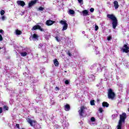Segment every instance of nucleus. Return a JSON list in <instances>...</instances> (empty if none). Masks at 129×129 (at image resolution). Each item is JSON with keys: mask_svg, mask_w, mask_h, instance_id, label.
Masks as SVG:
<instances>
[{"mask_svg": "<svg viewBox=\"0 0 129 129\" xmlns=\"http://www.w3.org/2000/svg\"><path fill=\"white\" fill-rule=\"evenodd\" d=\"M91 71L89 73L88 78L90 81H94L95 79V77L94 76L96 72H102V71H104V76L106 77L108 76V73H107V69L105 66L102 67L100 64H94L91 67Z\"/></svg>", "mask_w": 129, "mask_h": 129, "instance_id": "1", "label": "nucleus"}, {"mask_svg": "<svg viewBox=\"0 0 129 129\" xmlns=\"http://www.w3.org/2000/svg\"><path fill=\"white\" fill-rule=\"evenodd\" d=\"M107 17L110 20H111V21H112V28L113 29H115L116 28V27H117L118 24L117 19H116V17H115V16L113 14H108L107 15Z\"/></svg>", "mask_w": 129, "mask_h": 129, "instance_id": "2", "label": "nucleus"}, {"mask_svg": "<svg viewBox=\"0 0 129 129\" xmlns=\"http://www.w3.org/2000/svg\"><path fill=\"white\" fill-rule=\"evenodd\" d=\"M125 119H126V113H122V114L120 115V119L119 120L118 124L117 126V129H121V126L122 125V123H124Z\"/></svg>", "mask_w": 129, "mask_h": 129, "instance_id": "3", "label": "nucleus"}, {"mask_svg": "<svg viewBox=\"0 0 129 129\" xmlns=\"http://www.w3.org/2000/svg\"><path fill=\"white\" fill-rule=\"evenodd\" d=\"M114 97H115V94L114 92L112 91V89H109L108 90V98L109 99H114Z\"/></svg>", "mask_w": 129, "mask_h": 129, "instance_id": "4", "label": "nucleus"}, {"mask_svg": "<svg viewBox=\"0 0 129 129\" xmlns=\"http://www.w3.org/2000/svg\"><path fill=\"white\" fill-rule=\"evenodd\" d=\"M27 122L28 123H30L31 126H33V127H35V126L37 125L36 128H38V124H37V121L28 118L27 119Z\"/></svg>", "mask_w": 129, "mask_h": 129, "instance_id": "5", "label": "nucleus"}, {"mask_svg": "<svg viewBox=\"0 0 129 129\" xmlns=\"http://www.w3.org/2000/svg\"><path fill=\"white\" fill-rule=\"evenodd\" d=\"M60 23L61 25H63L62 28V31H66V30H67V29L68 28V24H67V22L66 21L61 20L60 22Z\"/></svg>", "mask_w": 129, "mask_h": 129, "instance_id": "6", "label": "nucleus"}, {"mask_svg": "<svg viewBox=\"0 0 129 129\" xmlns=\"http://www.w3.org/2000/svg\"><path fill=\"white\" fill-rule=\"evenodd\" d=\"M36 30H39L41 32H44V31H45V30L43 29V28L41 27L40 25H35L32 27V31H36Z\"/></svg>", "mask_w": 129, "mask_h": 129, "instance_id": "7", "label": "nucleus"}, {"mask_svg": "<svg viewBox=\"0 0 129 129\" xmlns=\"http://www.w3.org/2000/svg\"><path fill=\"white\" fill-rule=\"evenodd\" d=\"M85 109H87L86 107H85L84 106H82L81 107L80 110H79V113L80 116H81V117H82V116H83V113H84V112H85Z\"/></svg>", "mask_w": 129, "mask_h": 129, "instance_id": "8", "label": "nucleus"}, {"mask_svg": "<svg viewBox=\"0 0 129 129\" xmlns=\"http://www.w3.org/2000/svg\"><path fill=\"white\" fill-rule=\"evenodd\" d=\"M123 53H129V47L126 44H124L121 49Z\"/></svg>", "mask_w": 129, "mask_h": 129, "instance_id": "9", "label": "nucleus"}, {"mask_svg": "<svg viewBox=\"0 0 129 129\" xmlns=\"http://www.w3.org/2000/svg\"><path fill=\"white\" fill-rule=\"evenodd\" d=\"M38 38H39L38 35L34 34L33 35L30 36V40H33V41H36V40H38Z\"/></svg>", "mask_w": 129, "mask_h": 129, "instance_id": "10", "label": "nucleus"}, {"mask_svg": "<svg viewBox=\"0 0 129 129\" xmlns=\"http://www.w3.org/2000/svg\"><path fill=\"white\" fill-rule=\"evenodd\" d=\"M89 11L88 10H84L82 11L83 16L84 17H86V16H89Z\"/></svg>", "mask_w": 129, "mask_h": 129, "instance_id": "11", "label": "nucleus"}, {"mask_svg": "<svg viewBox=\"0 0 129 129\" xmlns=\"http://www.w3.org/2000/svg\"><path fill=\"white\" fill-rule=\"evenodd\" d=\"M54 23H55V21H53L51 20H48L46 21V24L47 26H52V25H53Z\"/></svg>", "mask_w": 129, "mask_h": 129, "instance_id": "12", "label": "nucleus"}, {"mask_svg": "<svg viewBox=\"0 0 129 129\" xmlns=\"http://www.w3.org/2000/svg\"><path fill=\"white\" fill-rule=\"evenodd\" d=\"M17 3L18 5V6H21V7H24V6H25V5H26L25 2L24 1H18L17 2Z\"/></svg>", "mask_w": 129, "mask_h": 129, "instance_id": "13", "label": "nucleus"}, {"mask_svg": "<svg viewBox=\"0 0 129 129\" xmlns=\"http://www.w3.org/2000/svg\"><path fill=\"white\" fill-rule=\"evenodd\" d=\"M95 122V118L94 117H92L91 118V120L89 121V123L92 125V124H94V122Z\"/></svg>", "mask_w": 129, "mask_h": 129, "instance_id": "14", "label": "nucleus"}, {"mask_svg": "<svg viewBox=\"0 0 129 129\" xmlns=\"http://www.w3.org/2000/svg\"><path fill=\"white\" fill-rule=\"evenodd\" d=\"M28 54H29V52H28V51H26L25 52H20V55L21 56H22V57H26V56H27V55H28Z\"/></svg>", "mask_w": 129, "mask_h": 129, "instance_id": "15", "label": "nucleus"}, {"mask_svg": "<svg viewBox=\"0 0 129 129\" xmlns=\"http://www.w3.org/2000/svg\"><path fill=\"white\" fill-rule=\"evenodd\" d=\"M113 5L115 10H117V8L119 7L118 5V2H117V1H114L113 2Z\"/></svg>", "mask_w": 129, "mask_h": 129, "instance_id": "16", "label": "nucleus"}, {"mask_svg": "<svg viewBox=\"0 0 129 129\" xmlns=\"http://www.w3.org/2000/svg\"><path fill=\"white\" fill-rule=\"evenodd\" d=\"M64 110L66 111H69V110H70V105L69 104H66L64 106Z\"/></svg>", "mask_w": 129, "mask_h": 129, "instance_id": "17", "label": "nucleus"}, {"mask_svg": "<svg viewBox=\"0 0 129 129\" xmlns=\"http://www.w3.org/2000/svg\"><path fill=\"white\" fill-rule=\"evenodd\" d=\"M53 63L56 67H58L59 66V62H58V60H57L56 58L54 59Z\"/></svg>", "mask_w": 129, "mask_h": 129, "instance_id": "18", "label": "nucleus"}, {"mask_svg": "<svg viewBox=\"0 0 129 129\" xmlns=\"http://www.w3.org/2000/svg\"><path fill=\"white\" fill-rule=\"evenodd\" d=\"M36 3H37V1H31V2L29 4V7H33V6H34V5H35V4H36Z\"/></svg>", "mask_w": 129, "mask_h": 129, "instance_id": "19", "label": "nucleus"}, {"mask_svg": "<svg viewBox=\"0 0 129 129\" xmlns=\"http://www.w3.org/2000/svg\"><path fill=\"white\" fill-rule=\"evenodd\" d=\"M102 105H103V107H108V106H109V104H108L106 102H103L102 103Z\"/></svg>", "mask_w": 129, "mask_h": 129, "instance_id": "20", "label": "nucleus"}, {"mask_svg": "<svg viewBox=\"0 0 129 129\" xmlns=\"http://www.w3.org/2000/svg\"><path fill=\"white\" fill-rule=\"evenodd\" d=\"M94 49H95V52L96 55L99 54V50H98V48L96 46H95Z\"/></svg>", "mask_w": 129, "mask_h": 129, "instance_id": "21", "label": "nucleus"}, {"mask_svg": "<svg viewBox=\"0 0 129 129\" xmlns=\"http://www.w3.org/2000/svg\"><path fill=\"white\" fill-rule=\"evenodd\" d=\"M98 116L100 118V119H103V114L102 113H99L98 114Z\"/></svg>", "mask_w": 129, "mask_h": 129, "instance_id": "22", "label": "nucleus"}, {"mask_svg": "<svg viewBox=\"0 0 129 129\" xmlns=\"http://www.w3.org/2000/svg\"><path fill=\"white\" fill-rule=\"evenodd\" d=\"M39 48H40V49H42V50H44V49H45V46H44V44L40 43L39 45Z\"/></svg>", "mask_w": 129, "mask_h": 129, "instance_id": "23", "label": "nucleus"}, {"mask_svg": "<svg viewBox=\"0 0 129 129\" xmlns=\"http://www.w3.org/2000/svg\"><path fill=\"white\" fill-rule=\"evenodd\" d=\"M15 33H16V35H21L22 31L17 29V30H16Z\"/></svg>", "mask_w": 129, "mask_h": 129, "instance_id": "24", "label": "nucleus"}, {"mask_svg": "<svg viewBox=\"0 0 129 129\" xmlns=\"http://www.w3.org/2000/svg\"><path fill=\"white\" fill-rule=\"evenodd\" d=\"M69 14H70V15H74V14H75V11L73 10H70Z\"/></svg>", "mask_w": 129, "mask_h": 129, "instance_id": "25", "label": "nucleus"}, {"mask_svg": "<svg viewBox=\"0 0 129 129\" xmlns=\"http://www.w3.org/2000/svg\"><path fill=\"white\" fill-rule=\"evenodd\" d=\"M116 117H117V114H113L112 115V119H115V118H116Z\"/></svg>", "mask_w": 129, "mask_h": 129, "instance_id": "26", "label": "nucleus"}, {"mask_svg": "<svg viewBox=\"0 0 129 129\" xmlns=\"http://www.w3.org/2000/svg\"><path fill=\"white\" fill-rule=\"evenodd\" d=\"M40 73L41 74H43V73H45V68H42L41 70H40Z\"/></svg>", "mask_w": 129, "mask_h": 129, "instance_id": "27", "label": "nucleus"}, {"mask_svg": "<svg viewBox=\"0 0 129 129\" xmlns=\"http://www.w3.org/2000/svg\"><path fill=\"white\" fill-rule=\"evenodd\" d=\"M55 39L57 41V42H60L61 41V39H60V37L56 36L55 37Z\"/></svg>", "mask_w": 129, "mask_h": 129, "instance_id": "28", "label": "nucleus"}, {"mask_svg": "<svg viewBox=\"0 0 129 129\" xmlns=\"http://www.w3.org/2000/svg\"><path fill=\"white\" fill-rule=\"evenodd\" d=\"M91 105H95V103H94V100H92L90 101Z\"/></svg>", "mask_w": 129, "mask_h": 129, "instance_id": "29", "label": "nucleus"}, {"mask_svg": "<svg viewBox=\"0 0 129 129\" xmlns=\"http://www.w3.org/2000/svg\"><path fill=\"white\" fill-rule=\"evenodd\" d=\"M99 111L100 113H102V112H103V109H102V108H99Z\"/></svg>", "mask_w": 129, "mask_h": 129, "instance_id": "30", "label": "nucleus"}, {"mask_svg": "<svg viewBox=\"0 0 129 129\" xmlns=\"http://www.w3.org/2000/svg\"><path fill=\"white\" fill-rule=\"evenodd\" d=\"M79 4L82 5L83 4V0H78Z\"/></svg>", "mask_w": 129, "mask_h": 129, "instance_id": "31", "label": "nucleus"}, {"mask_svg": "<svg viewBox=\"0 0 129 129\" xmlns=\"http://www.w3.org/2000/svg\"><path fill=\"white\" fill-rule=\"evenodd\" d=\"M67 55H68L70 57H71L72 56V54L71 53L70 51H68L67 52Z\"/></svg>", "mask_w": 129, "mask_h": 129, "instance_id": "32", "label": "nucleus"}, {"mask_svg": "<svg viewBox=\"0 0 129 129\" xmlns=\"http://www.w3.org/2000/svg\"><path fill=\"white\" fill-rule=\"evenodd\" d=\"M1 16H4V15H5V11H4V10L1 11Z\"/></svg>", "mask_w": 129, "mask_h": 129, "instance_id": "33", "label": "nucleus"}, {"mask_svg": "<svg viewBox=\"0 0 129 129\" xmlns=\"http://www.w3.org/2000/svg\"><path fill=\"white\" fill-rule=\"evenodd\" d=\"M15 127L17 129L21 128H20V124H16Z\"/></svg>", "mask_w": 129, "mask_h": 129, "instance_id": "34", "label": "nucleus"}, {"mask_svg": "<svg viewBox=\"0 0 129 129\" xmlns=\"http://www.w3.org/2000/svg\"><path fill=\"white\" fill-rule=\"evenodd\" d=\"M6 19H7V18L6 17V16H3L2 17V21H5V20H6Z\"/></svg>", "mask_w": 129, "mask_h": 129, "instance_id": "35", "label": "nucleus"}, {"mask_svg": "<svg viewBox=\"0 0 129 129\" xmlns=\"http://www.w3.org/2000/svg\"><path fill=\"white\" fill-rule=\"evenodd\" d=\"M90 12L91 13H93V12H94V8H91V9H90Z\"/></svg>", "mask_w": 129, "mask_h": 129, "instance_id": "36", "label": "nucleus"}, {"mask_svg": "<svg viewBox=\"0 0 129 129\" xmlns=\"http://www.w3.org/2000/svg\"><path fill=\"white\" fill-rule=\"evenodd\" d=\"M95 31H97V30H98V29H99L98 26L95 25Z\"/></svg>", "mask_w": 129, "mask_h": 129, "instance_id": "37", "label": "nucleus"}, {"mask_svg": "<svg viewBox=\"0 0 129 129\" xmlns=\"http://www.w3.org/2000/svg\"><path fill=\"white\" fill-rule=\"evenodd\" d=\"M4 109H6V110H9V107L7 106H4Z\"/></svg>", "mask_w": 129, "mask_h": 129, "instance_id": "38", "label": "nucleus"}, {"mask_svg": "<svg viewBox=\"0 0 129 129\" xmlns=\"http://www.w3.org/2000/svg\"><path fill=\"white\" fill-rule=\"evenodd\" d=\"M39 11H43L44 10V8L40 7L38 8Z\"/></svg>", "mask_w": 129, "mask_h": 129, "instance_id": "39", "label": "nucleus"}, {"mask_svg": "<svg viewBox=\"0 0 129 129\" xmlns=\"http://www.w3.org/2000/svg\"><path fill=\"white\" fill-rule=\"evenodd\" d=\"M107 40H108V41H110V40H111V37H110V36L108 37Z\"/></svg>", "mask_w": 129, "mask_h": 129, "instance_id": "40", "label": "nucleus"}, {"mask_svg": "<svg viewBox=\"0 0 129 129\" xmlns=\"http://www.w3.org/2000/svg\"><path fill=\"white\" fill-rule=\"evenodd\" d=\"M65 84H69V81L66 80L65 81Z\"/></svg>", "mask_w": 129, "mask_h": 129, "instance_id": "41", "label": "nucleus"}, {"mask_svg": "<svg viewBox=\"0 0 129 129\" xmlns=\"http://www.w3.org/2000/svg\"><path fill=\"white\" fill-rule=\"evenodd\" d=\"M0 41H3V36L0 35Z\"/></svg>", "mask_w": 129, "mask_h": 129, "instance_id": "42", "label": "nucleus"}, {"mask_svg": "<svg viewBox=\"0 0 129 129\" xmlns=\"http://www.w3.org/2000/svg\"><path fill=\"white\" fill-rule=\"evenodd\" d=\"M3 112V108L0 107V113H2Z\"/></svg>", "mask_w": 129, "mask_h": 129, "instance_id": "43", "label": "nucleus"}, {"mask_svg": "<svg viewBox=\"0 0 129 129\" xmlns=\"http://www.w3.org/2000/svg\"><path fill=\"white\" fill-rule=\"evenodd\" d=\"M0 33L3 34V33H4V30H3V29H0Z\"/></svg>", "mask_w": 129, "mask_h": 129, "instance_id": "44", "label": "nucleus"}, {"mask_svg": "<svg viewBox=\"0 0 129 129\" xmlns=\"http://www.w3.org/2000/svg\"><path fill=\"white\" fill-rule=\"evenodd\" d=\"M51 104H54L55 103V102H51Z\"/></svg>", "mask_w": 129, "mask_h": 129, "instance_id": "45", "label": "nucleus"}, {"mask_svg": "<svg viewBox=\"0 0 129 129\" xmlns=\"http://www.w3.org/2000/svg\"><path fill=\"white\" fill-rule=\"evenodd\" d=\"M55 89L59 90V88H58L57 87H56L55 88Z\"/></svg>", "mask_w": 129, "mask_h": 129, "instance_id": "46", "label": "nucleus"}, {"mask_svg": "<svg viewBox=\"0 0 129 129\" xmlns=\"http://www.w3.org/2000/svg\"><path fill=\"white\" fill-rule=\"evenodd\" d=\"M24 14H25V13H24V12H23V14H21V16H23V15H24Z\"/></svg>", "mask_w": 129, "mask_h": 129, "instance_id": "47", "label": "nucleus"}, {"mask_svg": "<svg viewBox=\"0 0 129 129\" xmlns=\"http://www.w3.org/2000/svg\"><path fill=\"white\" fill-rule=\"evenodd\" d=\"M19 129H25V128H19Z\"/></svg>", "mask_w": 129, "mask_h": 129, "instance_id": "48", "label": "nucleus"}, {"mask_svg": "<svg viewBox=\"0 0 129 129\" xmlns=\"http://www.w3.org/2000/svg\"><path fill=\"white\" fill-rule=\"evenodd\" d=\"M127 110H128V111H129V108H128Z\"/></svg>", "mask_w": 129, "mask_h": 129, "instance_id": "49", "label": "nucleus"}, {"mask_svg": "<svg viewBox=\"0 0 129 129\" xmlns=\"http://www.w3.org/2000/svg\"><path fill=\"white\" fill-rule=\"evenodd\" d=\"M82 33H83V34H84L85 32H84V31H83Z\"/></svg>", "mask_w": 129, "mask_h": 129, "instance_id": "50", "label": "nucleus"}, {"mask_svg": "<svg viewBox=\"0 0 129 129\" xmlns=\"http://www.w3.org/2000/svg\"><path fill=\"white\" fill-rule=\"evenodd\" d=\"M2 49V47H0V50Z\"/></svg>", "mask_w": 129, "mask_h": 129, "instance_id": "51", "label": "nucleus"}, {"mask_svg": "<svg viewBox=\"0 0 129 129\" xmlns=\"http://www.w3.org/2000/svg\"><path fill=\"white\" fill-rule=\"evenodd\" d=\"M38 126H40V125L38 124Z\"/></svg>", "mask_w": 129, "mask_h": 129, "instance_id": "52", "label": "nucleus"}]
</instances>
